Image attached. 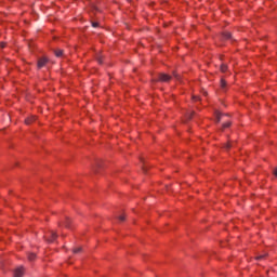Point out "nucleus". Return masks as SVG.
Wrapping results in <instances>:
<instances>
[{
    "label": "nucleus",
    "instance_id": "16",
    "mask_svg": "<svg viewBox=\"0 0 277 277\" xmlns=\"http://www.w3.org/2000/svg\"><path fill=\"white\" fill-rule=\"evenodd\" d=\"M126 219H127V216H124V214L119 216L120 222H124Z\"/></svg>",
    "mask_w": 277,
    "mask_h": 277
},
{
    "label": "nucleus",
    "instance_id": "17",
    "mask_svg": "<svg viewBox=\"0 0 277 277\" xmlns=\"http://www.w3.org/2000/svg\"><path fill=\"white\" fill-rule=\"evenodd\" d=\"M266 255H259L256 256V261H261L262 259H265Z\"/></svg>",
    "mask_w": 277,
    "mask_h": 277
},
{
    "label": "nucleus",
    "instance_id": "19",
    "mask_svg": "<svg viewBox=\"0 0 277 277\" xmlns=\"http://www.w3.org/2000/svg\"><path fill=\"white\" fill-rule=\"evenodd\" d=\"M92 26H93V27H97V26H98V23L94 22V23H92Z\"/></svg>",
    "mask_w": 277,
    "mask_h": 277
},
{
    "label": "nucleus",
    "instance_id": "21",
    "mask_svg": "<svg viewBox=\"0 0 277 277\" xmlns=\"http://www.w3.org/2000/svg\"><path fill=\"white\" fill-rule=\"evenodd\" d=\"M274 175L277 176V168L274 171Z\"/></svg>",
    "mask_w": 277,
    "mask_h": 277
},
{
    "label": "nucleus",
    "instance_id": "5",
    "mask_svg": "<svg viewBox=\"0 0 277 277\" xmlns=\"http://www.w3.org/2000/svg\"><path fill=\"white\" fill-rule=\"evenodd\" d=\"M32 122H36V116H30L25 119V124H31Z\"/></svg>",
    "mask_w": 277,
    "mask_h": 277
},
{
    "label": "nucleus",
    "instance_id": "10",
    "mask_svg": "<svg viewBox=\"0 0 277 277\" xmlns=\"http://www.w3.org/2000/svg\"><path fill=\"white\" fill-rule=\"evenodd\" d=\"M221 88L224 90V88H226V80L225 79H221Z\"/></svg>",
    "mask_w": 277,
    "mask_h": 277
},
{
    "label": "nucleus",
    "instance_id": "23",
    "mask_svg": "<svg viewBox=\"0 0 277 277\" xmlns=\"http://www.w3.org/2000/svg\"><path fill=\"white\" fill-rule=\"evenodd\" d=\"M128 1H130V2H131V1H133V0H128Z\"/></svg>",
    "mask_w": 277,
    "mask_h": 277
},
{
    "label": "nucleus",
    "instance_id": "3",
    "mask_svg": "<svg viewBox=\"0 0 277 277\" xmlns=\"http://www.w3.org/2000/svg\"><path fill=\"white\" fill-rule=\"evenodd\" d=\"M47 62H49V60L47 57L39 58L38 64H37L38 68H43V66H47Z\"/></svg>",
    "mask_w": 277,
    "mask_h": 277
},
{
    "label": "nucleus",
    "instance_id": "2",
    "mask_svg": "<svg viewBox=\"0 0 277 277\" xmlns=\"http://www.w3.org/2000/svg\"><path fill=\"white\" fill-rule=\"evenodd\" d=\"M24 274H25V268L21 266L15 269L14 277H23Z\"/></svg>",
    "mask_w": 277,
    "mask_h": 277
},
{
    "label": "nucleus",
    "instance_id": "4",
    "mask_svg": "<svg viewBox=\"0 0 277 277\" xmlns=\"http://www.w3.org/2000/svg\"><path fill=\"white\" fill-rule=\"evenodd\" d=\"M57 239V234L55 232H50V238H48L49 243H53Z\"/></svg>",
    "mask_w": 277,
    "mask_h": 277
},
{
    "label": "nucleus",
    "instance_id": "14",
    "mask_svg": "<svg viewBox=\"0 0 277 277\" xmlns=\"http://www.w3.org/2000/svg\"><path fill=\"white\" fill-rule=\"evenodd\" d=\"M65 226H66V228H70V219L66 220Z\"/></svg>",
    "mask_w": 277,
    "mask_h": 277
},
{
    "label": "nucleus",
    "instance_id": "18",
    "mask_svg": "<svg viewBox=\"0 0 277 277\" xmlns=\"http://www.w3.org/2000/svg\"><path fill=\"white\" fill-rule=\"evenodd\" d=\"M193 101H200V97H199V96L194 95V96H193Z\"/></svg>",
    "mask_w": 277,
    "mask_h": 277
},
{
    "label": "nucleus",
    "instance_id": "11",
    "mask_svg": "<svg viewBox=\"0 0 277 277\" xmlns=\"http://www.w3.org/2000/svg\"><path fill=\"white\" fill-rule=\"evenodd\" d=\"M215 116H216V122H220V120H222V115L216 111Z\"/></svg>",
    "mask_w": 277,
    "mask_h": 277
},
{
    "label": "nucleus",
    "instance_id": "8",
    "mask_svg": "<svg viewBox=\"0 0 277 277\" xmlns=\"http://www.w3.org/2000/svg\"><path fill=\"white\" fill-rule=\"evenodd\" d=\"M55 55H56V57H62V55H64V51L57 50V51L55 52Z\"/></svg>",
    "mask_w": 277,
    "mask_h": 277
},
{
    "label": "nucleus",
    "instance_id": "20",
    "mask_svg": "<svg viewBox=\"0 0 277 277\" xmlns=\"http://www.w3.org/2000/svg\"><path fill=\"white\" fill-rule=\"evenodd\" d=\"M98 64H103V58L97 60Z\"/></svg>",
    "mask_w": 277,
    "mask_h": 277
},
{
    "label": "nucleus",
    "instance_id": "9",
    "mask_svg": "<svg viewBox=\"0 0 277 277\" xmlns=\"http://www.w3.org/2000/svg\"><path fill=\"white\" fill-rule=\"evenodd\" d=\"M28 260H30V261H36V255H35V253H29V254H28Z\"/></svg>",
    "mask_w": 277,
    "mask_h": 277
},
{
    "label": "nucleus",
    "instance_id": "7",
    "mask_svg": "<svg viewBox=\"0 0 277 277\" xmlns=\"http://www.w3.org/2000/svg\"><path fill=\"white\" fill-rule=\"evenodd\" d=\"M223 37L225 38V40H230L232 35H230V32H224Z\"/></svg>",
    "mask_w": 277,
    "mask_h": 277
},
{
    "label": "nucleus",
    "instance_id": "15",
    "mask_svg": "<svg viewBox=\"0 0 277 277\" xmlns=\"http://www.w3.org/2000/svg\"><path fill=\"white\" fill-rule=\"evenodd\" d=\"M81 252V247L74 249V254H79Z\"/></svg>",
    "mask_w": 277,
    "mask_h": 277
},
{
    "label": "nucleus",
    "instance_id": "6",
    "mask_svg": "<svg viewBox=\"0 0 277 277\" xmlns=\"http://www.w3.org/2000/svg\"><path fill=\"white\" fill-rule=\"evenodd\" d=\"M227 70H228V66H226V64H222L221 65V71L226 72Z\"/></svg>",
    "mask_w": 277,
    "mask_h": 277
},
{
    "label": "nucleus",
    "instance_id": "13",
    "mask_svg": "<svg viewBox=\"0 0 277 277\" xmlns=\"http://www.w3.org/2000/svg\"><path fill=\"white\" fill-rule=\"evenodd\" d=\"M232 147H233V143H230V142H228V143L225 145L226 150H228V149L232 148Z\"/></svg>",
    "mask_w": 277,
    "mask_h": 277
},
{
    "label": "nucleus",
    "instance_id": "12",
    "mask_svg": "<svg viewBox=\"0 0 277 277\" xmlns=\"http://www.w3.org/2000/svg\"><path fill=\"white\" fill-rule=\"evenodd\" d=\"M228 127H230V121L223 123V130L228 129Z\"/></svg>",
    "mask_w": 277,
    "mask_h": 277
},
{
    "label": "nucleus",
    "instance_id": "1",
    "mask_svg": "<svg viewBox=\"0 0 277 277\" xmlns=\"http://www.w3.org/2000/svg\"><path fill=\"white\" fill-rule=\"evenodd\" d=\"M170 79H172V77H170V75L167 74H159L158 76V81H161L162 83H168Z\"/></svg>",
    "mask_w": 277,
    "mask_h": 277
},
{
    "label": "nucleus",
    "instance_id": "22",
    "mask_svg": "<svg viewBox=\"0 0 277 277\" xmlns=\"http://www.w3.org/2000/svg\"><path fill=\"white\" fill-rule=\"evenodd\" d=\"M1 48L4 49L5 48V43H1Z\"/></svg>",
    "mask_w": 277,
    "mask_h": 277
}]
</instances>
